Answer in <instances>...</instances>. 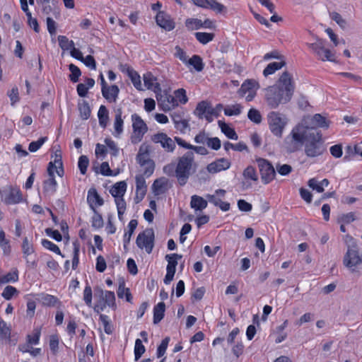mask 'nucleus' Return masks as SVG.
I'll return each instance as SVG.
<instances>
[{"instance_id":"f257e3e1","label":"nucleus","mask_w":362,"mask_h":362,"mask_svg":"<svg viewBox=\"0 0 362 362\" xmlns=\"http://www.w3.org/2000/svg\"><path fill=\"white\" fill-rule=\"evenodd\" d=\"M311 133L303 132L299 134L300 139L293 138V129L284 139V146L288 153L297 151L305 143V153L308 157L315 158L321 156L325 151L320 132L310 130Z\"/></svg>"},{"instance_id":"f03ea898","label":"nucleus","mask_w":362,"mask_h":362,"mask_svg":"<svg viewBox=\"0 0 362 362\" xmlns=\"http://www.w3.org/2000/svg\"><path fill=\"white\" fill-rule=\"evenodd\" d=\"M294 83L292 75L284 71L276 83L266 89L265 98L271 108H276L281 103L289 102L294 93Z\"/></svg>"},{"instance_id":"7ed1b4c3","label":"nucleus","mask_w":362,"mask_h":362,"mask_svg":"<svg viewBox=\"0 0 362 362\" xmlns=\"http://www.w3.org/2000/svg\"><path fill=\"white\" fill-rule=\"evenodd\" d=\"M197 165L194 161V155L192 151L186 152L179 157L175 167V176L180 185H185L191 175L197 170Z\"/></svg>"},{"instance_id":"20e7f679","label":"nucleus","mask_w":362,"mask_h":362,"mask_svg":"<svg viewBox=\"0 0 362 362\" xmlns=\"http://www.w3.org/2000/svg\"><path fill=\"white\" fill-rule=\"evenodd\" d=\"M329 122L320 114H315L313 116H304L297 125H296L292 129H293V138L294 139H300L299 134L305 132L307 133H311L310 131L314 130L315 132H319L317 128H328Z\"/></svg>"},{"instance_id":"39448f33","label":"nucleus","mask_w":362,"mask_h":362,"mask_svg":"<svg viewBox=\"0 0 362 362\" xmlns=\"http://www.w3.org/2000/svg\"><path fill=\"white\" fill-rule=\"evenodd\" d=\"M362 264V254H361L356 247L353 245H349L347 251L343 259V264L349 269L351 273L358 272L359 266Z\"/></svg>"},{"instance_id":"423d86ee","label":"nucleus","mask_w":362,"mask_h":362,"mask_svg":"<svg viewBox=\"0 0 362 362\" xmlns=\"http://www.w3.org/2000/svg\"><path fill=\"white\" fill-rule=\"evenodd\" d=\"M268 124L272 133L281 138L284 129L287 124V118L284 115L278 112H271L267 115Z\"/></svg>"},{"instance_id":"0eeeda50","label":"nucleus","mask_w":362,"mask_h":362,"mask_svg":"<svg viewBox=\"0 0 362 362\" xmlns=\"http://www.w3.org/2000/svg\"><path fill=\"white\" fill-rule=\"evenodd\" d=\"M154 240L153 229L146 228L138 235L136 243L140 249H144L148 254H150L154 247Z\"/></svg>"},{"instance_id":"6e6552de","label":"nucleus","mask_w":362,"mask_h":362,"mask_svg":"<svg viewBox=\"0 0 362 362\" xmlns=\"http://www.w3.org/2000/svg\"><path fill=\"white\" fill-rule=\"evenodd\" d=\"M256 162L263 183L267 185L272 182L276 175V170L272 164L269 160L262 158H257Z\"/></svg>"},{"instance_id":"1a4fd4ad","label":"nucleus","mask_w":362,"mask_h":362,"mask_svg":"<svg viewBox=\"0 0 362 362\" xmlns=\"http://www.w3.org/2000/svg\"><path fill=\"white\" fill-rule=\"evenodd\" d=\"M308 47L320 60L335 62L334 54L329 49L325 47L324 40L322 39L317 38L315 42L308 44Z\"/></svg>"},{"instance_id":"9d476101","label":"nucleus","mask_w":362,"mask_h":362,"mask_svg":"<svg viewBox=\"0 0 362 362\" xmlns=\"http://www.w3.org/2000/svg\"><path fill=\"white\" fill-rule=\"evenodd\" d=\"M156 99L158 105L165 111H169L178 105V103L175 96L168 93L167 92L157 93Z\"/></svg>"},{"instance_id":"9b49d317","label":"nucleus","mask_w":362,"mask_h":362,"mask_svg":"<svg viewBox=\"0 0 362 362\" xmlns=\"http://www.w3.org/2000/svg\"><path fill=\"white\" fill-rule=\"evenodd\" d=\"M132 127L135 138L138 141L141 140L144 134L147 132L148 127L144 121L136 114L132 115Z\"/></svg>"},{"instance_id":"f8f14e48","label":"nucleus","mask_w":362,"mask_h":362,"mask_svg":"<svg viewBox=\"0 0 362 362\" xmlns=\"http://www.w3.org/2000/svg\"><path fill=\"white\" fill-rule=\"evenodd\" d=\"M151 140L154 143L160 144L167 152H173L175 148V144L166 134L158 133L152 136Z\"/></svg>"},{"instance_id":"ddd939ff","label":"nucleus","mask_w":362,"mask_h":362,"mask_svg":"<svg viewBox=\"0 0 362 362\" xmlns=\"http://www.w3.org/2000/svg\"><path fill=\"white\" fill-rule=\"evenodd\" d=\"M156 21L158 25L168 31L173 30L175 27V23L170 16L163 11L157 13Z\"/></svg>"},{"instance_id":"4468645a","label":"nucleus","mask_w":362,"mask_h":362,"mask_svg":"<svg viewBox=\"0 0 362 362\" xmlns=\"http://www.w3.org/2000/svg\"><path fill=\"white\" fill-rule=\"evenodd\" d=\"M197 6L210 8L216 13H222L226 7L216 0H191Z\"/></svg>"},{"instance_id":"2eb2a0df","label":"nucleus","mask_w":362,"mask_h":362,"mask_svg":"<svg viewBox=\"0 0 362 362\" xmlns=\"http://www.w3.org/2000/svg\"><path fill=\"white\" fill-rule=\"evenodd\" d=\"M2 197L5 204H15L22 200V194L20 189L11 188L8 191H4Z\"/></svg>"},{"instance_id":"dca6fc26","label":"nucleus","mask_w":362,"mask_h":362,"mask_svg":"<svg viewBox=\"0 0 362 362\" xmlns=\"http://www.w3.org/2000/svg\"><path fill=\"white\" fill-rule=\"evenodd\" d=\"M230 163L226 158H220L207 165V170L210 173H216L230 168Z\"/></svg>"},{"instance_id":"f3484780","label":"nucleus","mask_w":362,"mask_h":362,"mask_svg":"<svg viewBox=\"0 0 362 362\" xmlns=\"http://www.w3.org/2000/svg\"><path fill=\"white\" fill-rule=\"evenodd\" d=\"M259 83L253 79L246 80L238 90V94L241 97H244L247 93L255 91L259 88Z\"/></svg>"},{"instance_id":"a211bd4d","label":"nucleus","mask_w":362,"mask_h":362,"mask_svg":"<svg viewBox=\"0 0 362 362\" xmlns=\"http://www.w3.org/2000/svg\"><path fill=\"white\" fill-rule=\"evenodd\" d=\"M101 90L103 96L110 103L116 101L119 92V89L116 85L107 86L105 90Z\"/></svg>"},{"instance_id":"6ab92c4d","label":"nucleus","mask_w":362,"mask_h":362,"mask_svg":"<svg viewBox=\"0 0 362 362\" xmlns=\"http://www.w3.org/2000/svg\"><path fill=\"white\" fill-rule=\"evenodd\" d=\"M39 300L42 303V305L49 307H60L62 303L59 300V299L52 295L41 293L39 295Z\"/></svg>"},{"instance_id":"aec40b11","label":"nucleus","mask_w":362,"mask_h":362,"mask_svg":"<svg viewBox=\"0 0 362 362\" xmlns=\"http://www.w3.org/2000/svg\"><path fill=\"white\" fill-rule=\"evenodd\" d=\"M115 117L114 122V129L115 136H119L123 132V119L122 118V111L121 108H117L115 110Z\"/></svg>"},{"instance_id":"412c9836","label":"nucleus","mask_w":362,"mask_h":362,"mask_svg":"<svg viewBox=\"0 0 362 362\" xmlns=\"http://www.w3.org/2000/svg\"><path fill=\"white\" fill-rule=\"evenodd\" d=\"M136 159L138 163L141 165L144 166L146 164L153 162L149 158L148 148L147 146H141L139 153L137 154Z\"/></svg>"},{"instance_id":"4be33fe9","label":"nucleus","mask_w":362,"mask_h":362,"mask_svg":"<svg viewBox=\"0 0 362 362\" xmlns=\"http://www.w3.org/2000/svg\"><path fill=\"white\" fill-rule=\"evenodd\" d=\"M127 190V183L125 181H120L115 183L110 189V194L115 197H124Z\"/></svg>"},{"instance_id":"5701e85b","label":"nucleus","mask_w":362,"mask_h":362,"mask_svg":"<svg viewBox=\"0 0 362 362\" xmlns=\"http://www.w3.org/2000/svg\"><path fill=\"white\" fill-rule=\"evenodd\" d=\"M190 206L196 211H202L207 206V201L198 195L191 197Z\"/></svg>"},{"instance_id":"b1692460","label":"nucleus","mask_w":362,"mask_h":362,"mask_svg":"<svg viewBox=\"0 0 362 362\" xmlns=\"http://www.w3.org/2000/svg\"><path fill=\"white\" fill-rule=\"evenodd\" d=\"M210 105L209 102L205 100L199 103L194 111V115L199 119L205 118V115H207L209 113Z\"/></svg>"},{"instance_id":"393cba45","label":"nucleus","mask_w":362,"mask_h":362,"mask_svg":"<svg viewBox=\"0 0 362 362\" xmlns=\"http://www.w3.org/2000/svg\"><path fill=\"white\" fill-rule=\"evenodd\" d=\"M167 184L168 180L164 177L156 180L152 185L153 193L156 195L164 193L166 190Z\"/></svg>"},{"instance_id":"a878e982","label":"nucleus","mask_w":362,"mask_h":362,"mask_svg":"<svg viewBox=\"0 0 362 362\" xmlns=\"http://www.w3.org/2000/svg\"><path fill=\"white\" fill-rule=\"evenodd\" d=\"M165 310V305L163 302H160L155 305L153 308V323H159L164 317Z\"/></svg>"},{"instance_id":"bb28decb","label":"nucleus","mask_w":362,"mask_h":362,"mask_svg":"<svg viewBox=\"0 0 362 362\" xmlns=\"http://www.w3.org/2000/svg\"><path fill=\"white\" fill-rule=\"evenodd\" d=\"M87 199L90 203V206L93 210L95 209L93 206V204H95L98 206H102L103 204V199L100 197L95 189H90L88 191Z\"/></svg>"},{"instance_id":"cd10ccee","label":"nucleus","mask_w":362,"mask_h":362,"mask_svg":"<svg viewBox=\"0 0 362 362\" xmlns=\"http://www.w3.org/2000/svg\"><path fill=\"white\" fill-rule=\"evenodd\" d=\"M186 65L192 66L194 69L200 72L204 69V64L200 56L194 54L189 59L187 60Z\"/></svg>"},{"instance_id":"c85d7f7f","label":"nucleus","mask_w":362,"mask_h":362,"mask_svg":"<svg viewBox=\"0 0 362 362\" xmlns=\"http://www.w3.org/2000/svg\"><path fill=\"white\" fill-rule=\"evenodd\" d=\"M206 197L210 203H212L216 206H218L222 211H227L230 209V204L221 201L219 198H217L216 195L208 194Z\"/></svg>"},{"instance_id":"c756f323","label":"nucleus","mask_w":362,"mask_h":362,"mask_svg":"<svg viewBox=\"0 0 362 362\" xmlns=\"http://www.w3.org/2000/svg\"><path fill=\"white\" fill-rule=\"evenodd\" d=\"M98 117L100 127L105 128L109 119V112L105 105H100L98 112Z\"/></svg>"},{"instance_id":"7c9ffc66","label":"nucleus","mask_w":362,"mask_h":362,"mask_svg":"<svg viewBox=\"0 0 362 362\" xmlns=\"http://www.w3.org/2000/svg\"><path fill=\"white\" fill-rule=\"evenodd\" d=\"M286 65L284 61L279 62H272L267 65V66L263 71V75L267 77L269 75L273 74L276 71L279 70Z\"/></svg>"},{"instance_id":"2f4dec72","label":"nucleus","mask_w":362,"mask_h":362,"mask_svg":"<svg viewBox=\"0 0 362 362\" xmlns=\"http://www.w3.org/2000/svg\"><path fill=\"white\" fill-rule=\"evenodd\" d=\"M218 125L221 129V132L228 138L233 140L238 139V134L235 130L230 128L228 124L222 121H218Z\"/></svg>"},{"instance_id":"473e14b6","label":"nucleus","mask_w":362,"mask_h":362,"mask_svg":"<svg viewBox=\"0 0 362 362\" xmlns=\"http://www.w3.org/2000/svg\"><path fill=\"white\" fill-rule=\"evenodd\" d=\"M127 75L130 78L134 86L138 90H142L140 76L132 68H127Z\"/></svg>"},{"instance_id":"72a5a7b5","label":"nucleus","mask_w":362,"mask_h":362,"mask_svg":"<svg viewBox=\"0 0 362 362\" xmlns=\"http://www.w3.org/2000/svg\"><path fill=\"white\" fill-rule=\"evenodd\" d=\"M57 189V182L54 177H49L44 181L43 190L44 192L49 194H53Z\"/></svg>"},{"instance_id":"f704fd0d","label":"nucleus","mask_w":362,"mask_h":362,"mask_svg":"<svg viewBox=\"0 0 362 362\" xmlns=\"http://www.w3.org/2000/svg\"><path fill=\"white\" fill-rule=\"evenodd\" d=\"M138 222L136 219L130 221L128 225L129 231L125 233L124 235V247H126L127 245L129 244L131 240V237L137 226Z\"/></svg>"},{"instance_id":"c9c22d12","label":"nucleus","mask_w":362,"mask_h":362,"mask_svg":"<svg viewBox=\"0 0 362 362\" xmlns=\"http://www.w3.org/2000/svg\"><path fill=\"white\" fill-rule=\"evenodd\" d=\"M196 39L202 45H206L213 40L214 37V33H209L204 32L195 33Z\"/></svg>"},{"instance_id":"e433bc0d","label":"nucleus","mask_w":362,"mask_h":362,"mask_svg":"<svg viewBox=\"0 0 362 362\" xmlns=\"http://www.w3.org/2000/svg\"><path fill=\"white\" fill-rule=\"evenodd\" d=\"M115 201L117 209L118 218L120 221H122L123 214L126 210V202L123 197L115 198Z\"/></svg>"},{"instance_id":"4c0bfd02","label":"nucleus","mask_w":362,"mask_h":362,"mask_svg":"<svg viewBox=\"0 0 362 362\" xmlns=\"http://www.w3.org/2000/svg\"><path fill=\"white\" fill-rule=\"evenodd\" d=\"M78 110L81 119H88L90 117L91 111L90 106L86 101H83L82 103L78 104Z\"/></svg>"},{"instance_id":"58836bf2","label":"nucleus","mask_w":362,"mask_h":362,"mask_svg":"<svg viewBox=\"0 0 362 362\" xmlns=\"http://www.w3.org/2000/svg\"><path fill=\"white\" fill-rule=\"evenodd\" d=\"M242 112V106L240 104L228 105L224 108V113L227 116L239 115Z\"/></svg>"},{"instance_id":"ea45409f","label":"nucleus","mask_w":362,"mask_h":362,"mask_svg":"<svg viewBox=\"0 0 362 362\" xmlns=\"http://www.w3.org/2000/svg\"><path fill=\"white\" fill-rule=\"evenodd\" d=\"M18 280V272H8L6 275L0 276V284H5L9 282H16Z\"/></svg>"},{"instance_id":"a19ab883","label":"nucleus","mask_w":362,"mask_h":362,"mask_svg":"<svg viewBox=\"0 0 362 362\" xmlns=\"http://www.w3.org/2000/svg\"><path fill=\"white\" fill-rule=\"evenodd\" d=\"M58 42L59 47L63 50L71 49L74 46V42L72 40H69L66 36L59 35Z\"/></svg>"},{"instance_id":"79ce46f5","label":"nucleus","mask_w":362,"mask_h":362,"mask_svg":"<svg viewBox=\"0 0 362 362\" xmlns=\"http://www.w3.org/2000/svg\"><path fill=\"white\" fill-rule=\"evenodd\" d=\"M0 247L2 248L5 255L10 253L11 247L9 240L6 238V235L3 230H0Z\"/></svg>"},{"instance_id":"37998d69","label":"nucleus","mask_w":362,"mask_h":362,"mask_svg":"<svg viewBox=\"0 0 362 362\" xmlns=\"http://www.w3.org/2000/svg\"><path fill=\"white\" fill-rule=\"evenodd\" d=\"M223 147L226 151H228L229 149L232 148L234 151H243L244 150L247 149V146L245 145V144L243 142H239L236 144H233L230 143L229 141H226L223 144Z\"/></svg>"},{"instance_id":"c03bdc74","label":"nucleus","mask_w":362,"mask_h":362,"mask_svg":"<svg viewBox=\"0 0 362 362\" xmlns=\"http://www.w3.org/2000/svg\"><path fill=\"white\" fill-rule=\"evenodd\" d=\"M185 26L191 30H198L202 28V21L198 18H187L185 21Z\"/></svg>"},{"instance_id":"a18cd8bd","label":"nucleus","mask_w":362,"mask_h":362,"mask_svg":"<svg viewBox=\"0 0 362 362\" xmlns=\"http://www.w3.org/2000/svg\"><path fill=\"white\" fill-rule=\"evenodd\" d=\"M69 69L71 71V74L69 75L70 80L74 83H76L78 81L79 76L81 75V70L74 64H69Z\"/></svg>"},{"instance_id":"49530a36","label":"nucleus","mask_w":362,"mask_h":362,"mask_svg":"<svg viewBox=\"0 0 362 362\" xmlns=\"http://www.w3.org/2000/svg\"><path fill=\"white\" fill-rule=\"evenodd\" d=\"M145 351L146 349L145 346L143 345L141 340L137 339L135 341L134 346L135 361H138L141 357Z\"/></svg>"},{"instance_id":"de8ad7c7","label":"nucleus","mask_w":362,"mask_h":362,"mask_svg":"<svg viewBox=\"0 0 362 362\" xmlns=\"http://www.w3.org/2000/svg\"><path fill=\"white\" fill-rule=\"evenodd\" d=\"M247 117L250 120L255 124H259L262 122V117L259 110L255 108H251L248 113Z\"/></svg>"},{"instance_id":"09e8293b","label":"nucleus","mask_w":362,"mask_h":362,"mask_svg":"<svg viewBox=\"0 0 362 362\" xmlns=\"http://www.w3.org/2000/svg\"><path fill=\"white\" fill-rule=\"evenodd\" d=\"M11 336L10 328L7 326V324L3 320H0V338L1 339H9Z\"/></svg>"},{"instance_id":"8fccbe9b","label":"nucleus","mask_w":362,"mask_h":362,"mask_svg":"<svg viewBox=\"0 0 362 362\" xmlns=\"http://www.w3.org/2000/svg\"><path fill=\"white\" fill-rule=\"evenodd\" d=\"M94 216L92 218V226L95 228H100L103 226V219L102 216L93 209Z\"/></svg>"},{"instance_id":"3c124183","label":"nucleus","mask_w":362,"mask_h":362,"mask_svg":"<svg viewBox=\"0 0 362 362\" xmlns=\"http://www.w3.org/2000/svg\"><path fill=\"white\" fill-rule=\"evenodd\" d=\"M73 246H74V256H73V259H72V268H73V269H76L78 264V262H79L78 255H79L80 245H79V243L77 241H76L73 243Z\"/></svg>"},{"instance_id":"603ef678","label":"nucleus","mask_w":362,"mask_h":362,"mask_svg":"<svg viewBox=\"0 0 362 362\" xmlns=\"http://www.w3.org/2000/svg\"><path fill=\"white\" fill-rule=\"evenodd\" d=\"M243 176L246 179H250L254 181H257L258 180L256 170L252 166H248L244 170Z\"/></svg>"},{"instance_id":"864d4df0","label":"nucleus","mask_w":362,"mask_h":362,"mask_svg":"<svg viewBox=\"0 0 362 362\" xmlns=\"http://www.w3.org/2000/svg\"><path fill=\"white\" fill-rule=\"evenodd\" d=\"M42 245L44 247L55 252L57 255H62V257H64L62 255L59 247L57 245H55L54 243H52L51 241L44 239L42 240Z\"/></svg>"},{"instance_id":"5fc2aeb1","label":"nucleus","mask_w":362,"mask_h":362,"mask_svg":"<svg viewBox=\"0 0 362 362\" xmlns=\"http://www.w3.org/2000/svg\"><path fill=\"white\" fill-rule=\"evenodd\" d=\"M88 164L89 160L86 156H81L79 157L78 165L81 174H86Z\"/></svg>"},{"instance_id":"6e6d98bb","label":"nucleus","mask_w":362,"mask_h":362,"mask_svg":"<svg viewBox=\"0 0 362 362\" xmlns=\"http://www.w3.org/2000/svg\"><path fill=\"white\" fill-rule=\"evenodd\" d=\"M18 293L17 289L12 286H7L5 287L4 291L1 293V296L4 298L8 300H10L15 294Z\"/></svg>"},{"instance_id":"4d7b16f0","label":"nucleus","mask_w":362,"mask_h":362,"mask_svg":"<svg viewBox=\"0 0 362 362\" xmlns=\"http://www.w3.org/2000/svg\"><path fill=\"white\" fill-rule=\"evenodd\" d=\"M22 250L25 257L31 255L34 252L33 245L26 237L23 239Z\"/></svg>"},{"instance_id":"13d9d810","label":"nucleus","mask_w":362,"mask_h":362,"mask_svg":"<svg viewBox=\"0 0 362 362\" xmlns=\"http://www.w3.org/2000/svg\"><path fill=\"white\" fill-rule=\"evenodd\" d=\"M47 137H41L37 141H32L29 144L28 149L30 152L37 151L46 141Z\"/></svg>"},{"instance_id":"bf43d9fd","label":"nucleus","mask_w":362,"mask_h":362,"mask_svg":"<svg viewBox=\"0 0 362 362\" xmlns=\"http://www.w3.org/2000/svg\"><path fill=\"white\" fill-rule=\"evenodd\" d=\"M181 258L182 255L176 253L172 255H167L165 256V259L168 261V266L175 268L177 264V259H180Z\"/></svg>"},{"instance_id":"052dcab7","label":"nucleus","mask_w":362,"mask_h":362,"mask_svg":"<svg viewBox=\"0 0 362 362\" xmlns=\"http://www.w3.org/2000/svg\"><path fill=\"white\" fill-rule=\"evenodd\" d=\"M170 341V337H167L164 339L162 340L160 344L158 346L157 349V356L158 358L162 357L167 349L168 343Z\"/></svg>"},{"instance_id":"680f3d73","label":"nucleus","mask_w":362,"mask_h":362,"mask_svg":"<svg viewBox=\"0 0 362 362\" xmlns=\"http://www.w3.org/2000/svg\"><path fill=\"white\" fill-rule=\"evenodd\" d=\"M105 304L109 307H114L115 305V296L112 291H105L104 296Z\"/></svg>"},{"instance_id":"e2e57ef3","label":"nucleus","mask_w":362,"mask_h":362,"mask_svg":"<svg viewBox=\"0 0 362 362\" xmlns=\"http://www.w3.org/2000/svg\"><path fill=\"white\" fill-rule=\"evenodd\" d=\"M308 185L312 188L313 190L317 191L319 193H322L324 192V188L322 187L320 181H318L316 178H311L308 182Z\"/></svg>"},{"instance_id":"0e129e2a","label":"nucleus","mask_w":362,"mask_h":362,"mask_svg":"<svg viewBox=\"0 0 362 362\" xmlns=\"http://www.w3.org/2000/svg\"><path fill=\"white\" fill-rule=\"evenodd\" d=\"M276 171L283 176L288 175L292 171V167L288 164H277L276 166Z\"/></svg>"},{"instance_id":"69168bd1","label":"nucleus","mask_w":362,"mask_h":362,"mask_svg":"<svg viewBox=\"0 0 362 362\" xmlns=\"http://www.w3.org/2000/svg\"><path fill=\"white\" fill-rule=\"evenodd\" d=\"M331 18L341 28H345L346 25V21L342 18V16L337 12H333L330 14Z\"/></svg>"},{"instance_id":"338daca9","label":"nucleus","mask_w":362,"mask_h":362,"mask_svg":"<svg viewBox=\"0 0 362 362\" xmlns=\"http://www.w3.org/2000/svg\"><path fill=\"white\" fill-rule=\"evenodd\" d=\"M175 56L186 64L188 60V56L186 52L179 46H176Z\"/></svg>"},{"instance_id":"774afa93","label":"nucleus","mask_w":362,"mask_h":362,"mask_svg":"<svg viewBox=\"0 0 362 362\" xmlns=\"http://www.w3.org/2000/svg\"><path fill=\"white\" fill-rule=\"evenodd\" d=\"M175 98L182 104H185L187 102L186 91L183 88H180L175 91Z\"/></svg>"}]
</instances>
